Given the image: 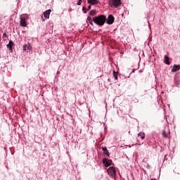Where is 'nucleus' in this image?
<instances>
[{
	"mask_svg": "<svg viewBox=\"0 0 180 180\" xmlns=\"http://www.w3.org/2000/svg\"><path fill=\"white\" fill-rule=\"evenodd\" d=\"M93 22H94V23L98 26H103L106 22V16L101 15L99 16L94 17L93 18Z\"/></svg>",
	"mask_w": 180,
	"mask_h": 180,
	"instance_id": "f257e3e1",
	"label": "nucleus"
},
{
	"mask_svg": "<svg viewBox=\"0 0 180 180\" xmlns=\"http://www.w3.org/2000/svg\"><path fill=\"white\" fill-rule=\"evenodd\" d=\"M111 1V6H114V8H119L120 5H122V0H110Z\"/></svg>",
	"mask_w": 180,
	"mask_h": 180,
	"instance_id": "f03ea898",
	"label": "nucleus"
},
{
	"mask_svg": "<svg viewBox=\"0 0 180 180\" xmlns=\"http://www.w3.org/2000/svg\"><path fill=\"white\" fill-rule=\"evenodd\" d=\"M107 172L109 175H111V176H116V169L113 167H110Z\"/></svg>",
	"mask_w": 180,
	"mask_h": 180,
	"instance_id": "7ed1b4c3",
	"label": "nucleus"
},
{
	"mask_svg": "<svg viewBox=\"0 0 180 180\" xmlns=\"http://www.w3.org/2000/svg\"><path fill=\"white\" fill-rule=\"evenodd\" d=\"M103 164H104L105 167H110L112 165V160H108L107 158H103Z\"/></svg>",
	"mask_w": 180,
	"mask_h": 180,
	"instance_id": "20e7f679",
	"label": "nucleus"
},
{
	"mask_svg": "<svg viewBox=\"0 0 180 180\" xmlns=\"http://www.w3.org/2000/svg\"><path fill=\"white\" fill-rule=\"evenodd\" d=\"M114 22H115V17H113L112 15H109L107 19L108 25H113Z\"/></svg>",
	"mask_w": 180,
	"mask_h": 180,
	"instance_id": "39448f33",
	"label": "nucleus"
},
{
	"mask_svg": "<svg viewBox=\"0 0 180 180\" xmlns=\"http://www.w3.org/2000/svg\"><path fill=\"white\" fill-rule=\"evenodd\" d=\"M24 51L29 52L30 50H32V46L30 44H25L22 47Z\"/></svg>",
	"mask_w": 180,
	"mask_h": 180,
	"instance_id": "423d86ee",
	"label": "nucleus"
},
{
	"mask_svg": "<svg viewBox=\"0 0 180 180\" xmlns=\"http://www.w3.org/2000/svg\"><path fill=\"white\" fill-rule=\"evenodd\" d=\"M13 41L10 40L8 44H7V49H9V51L12 53L13 51Z\"/></svg>",
	"mask_w": 180,
	"mask_h": 180,
	"instance_id": "0eeeda50",
	"label": "nucleus"
},
{
	"mask_svg": "<svg viewBox=\"0 0 180 180\" xmlns=\"http://www.w3.org/2000/svg\"><path fill=\"white\" fill-rule=\"evenodd\" d=\"M20 26H22V27H26V26H27V24L26 23V18H20Z\"/></svg>",
	"mask_w": 180,
	"mask_h": 180,
	"instance_id": "6e6552de",
	"label": "nucleus"
},
{
	"mask_svg": "<svg viewBox=\"0 0 180 180\" xmlns=\"http://www.w3.org/2000/svg\"><path fill=\"white\" fill-rule=\"evenodd\" d=\"M180 70V65H174L172 72H176V71H179Z\"/></svg>",
	"mask_w": 180,
	"mask_h": 180,
	"instance_id": "1a4fd4ad",
	"label": "nucleus"
},
{
	"mask_svg": "<svg viewBox=\"0 0 180 180\" xmlns=\"http://www.w3.org/2000/svg\"><path fill=\"white\" fill-rule=\"evenodd\" d=\"M51 12V10L49 9V10H47L45 12H44V17L46 18V19H49V18H50V13Z\"/></svg>",
	"mask_w": 180,
	"mask_h": 180,
	"instance_id": "9d476101",
	"label": "nucleus"
},
{
	"mask_svg": "<svg viewBox=\"0 0 180 180\" xmlns=\"http://www.w3.org/2000/svg\"><path fill=\"white\" fill-rule=\"evenodd\" d=\"M88 4H90L91 5H98L99 4L98 0H88Z\"/></svg>",
	"mask_w": 180,
	"mask_h": 180,
	"instance_id": "9b49d317",
	"label": "nucleus"
},
{
	"mask_svg": "<svg viewBox=\"0 0 180 180\" xmlns=\"http://www.w3.org/2000/svg\"><path fill=\"white\" fill-rule=\"evenodd\" d=\"M103 151H104V154L107 155V157H109L110 154L109 153V150H108V148L106 147L103 148Z\"/></svg>",
	"mask_w": 180,
	"mask_h": 180,
	"instance_id": "f8f14e48",
	"label": "nucleus"
},
{
	"mask_svg": "<svg viewBox=\"0 0 180 180\" xmlns=\"http://www.w3.org/2000/svg\"><path fill=\"white\" fill-rule=\"evenodd\" d=\"M165 63L167 65H169V57L168 56H165Z\"/></svg>",
	"mask_w": 180,
	"mask_h": 180,
	"instance_id": "ddd939ff",
	"label": "nucleus"
},
{
	"mask_svg": "<svg viewBox=\"0 0 180 180\" xmlns=\"http://www.w3.org/2000/svg\"><path fill=\"white\" fill-rule=\"evenodd\" d=\"M139 137H141V139L142 140H144V139H146V134H144L143 132H140L139 134H138Z\"/></svg>",
	"mask_w": 180,
	"mask_h": 180,
	"instance_id": "4468645a",
	"label": "nucleus"
},
{
	"mask_svg": "<svg viewBox=\"0 0 180 180\" xmlns=\"http://www.w3.org/2000/svg\"><path fill=\"white\" fill-rule=\"evenodd\" d=\"M96 14V11H95V10H91L89 12V15H91V16H95Z\"/></svg>",
	"mask_w": 180,
	"mask_h": 180,
	"instance_id": "2eb2a0df",
	"label": "nucleus"
},
{
	"mask_svg": "<svg viewBox=\"0 0 180 180\" xmlns=\"http://www.w3.org/2000/svg\"><path fill=\"white\" fill-rule=\"evenodd\" d=\"M113 75L115 79H117V72H116L115 70L113 71Z\"/></svg>",
	"mask_w": 180,
	"mask_h": 180,
	"instance_id": "dca6fc26",
	"label": "nucleus"
},
{
	"mask_svg": "<svg viewBox=\"0 0 180 180\" xmlns=\"http://www.w3.org/2000/svg\"><path fill=\"white\" fill-rule=\"evenodd\" d=\"M162 136L163 137H165V138L168 137V134H167V132H165V131H162Z\"/></svg>",
	"mask_w": 180,
	"mask_h": 180,
	"instance_id": "f3484780",
	"label": "nucleus"
},
{
	"mask_svg": "<svg viewBox=\"0 0 180 180\" xmlns=\"http://www.w3.org/2000/svg\"><path fill=\"white\" fill-rule=\"evenodd\" d=\"M7 37H8V35L6 34V33H4L3 39H6Z\"/></svg>",
	"mask_w": 180,
	"mask_h": 180,
	"instance_id": "a211bd4d",
	"label": "nucleus"
},
{
	"mask_svg": "<svg viewBox=\"0 0 180 180\" xmlns=\"http://www.w3.org/2000/svg\"><path fill=\"white\" fill-rule=\"evenodd\" d=\"M87 20L88 22H91L92 20V18H91V16L87 17Z\"/></svg>",
	"mask_w": 180,
	"mask_h": 180,
	"instance_id": "6ab92c4d",
	"label": "nucleus"
},
{
	"mask_svg": "<svg viewBox=\"0 0 180 180\" xmlns=\"http://www.w3.org/2000/svg\"><path fill=\"white\" fill-rule=\"evenodd\" d=\"M82 10L84 11V13H86V7L84 6Z\"/></svg>",
	"mask_w": 180,
	"mask_h": 180,
	"instance_id": "aec40b11",
	"label": "nucleus"
},
{
	"mask_svg": "<svg viewBox=\"0 0 180 180\" xmlns=\"http://www.w3.org/2000/svg\"><path fill=\"white\" fill-rule=\"evenodd\" d=\"M81 4H82V0L79 1L77 3V5L79 6V5H81Z\"/></svg>",
	"mask_w": 180,
	"mask_h": 180,
	"instance_id": "412c9836",
	"label": "nucleus"
},
{
	"mask_svg": "<svg viewBox=\"0 0 180 180\" xmlns=\"http://www.w3.org/2000/svg\"><path fill=\"white\" fill-rule=\"evenodd\" d=\"M41 19L42 22H44V20H46L43 16L41 17Z\"/></svg>",
	"mask_w": 180,
	"mask_h": 180,
	"instance_id": "4be33fe9",
	"label": "nucleus"
},
{
	"mask_svg": "<svg viewBox=\"0 0 180 180\" xmlns=\"http://www.w3.org/2000/svg\"><path fill=\"white\" fill-rule=\"evenodd\" d=\"M89 9H91V5H89L87 7V11H89Z\"/></svg>",
	"mask_w": 180,
	"mask_h": 180,
	"instance_id": "5701e85b",
	"label": "nucleus"
},
{
	"mask_svg": "<svg viewBox=\"0 0 180 180\" xmlns=\"http://www.w3.org/2000/svg\"><path fill=\"white\" fill-rule=\"evenodd\" d=\"M89 23H90V25H93L92 20L91 21H89Z\"/></svg>",
	"mask_w": 180,
	"mask_h": 180,
	"instance_id": "b1692460",
	"label": "nucleus"
},
{
	"mask_svg": "<svg viewBox=\"0 0 180 180\" xmlns=\"http://www.w3.org/2000/svg\"><path fill=\"white\" fill-rule=\"evenodd\" d=\"M150 180H156V179H150Z\"/></svg>",
	"mask_w": 180,
	"mask_h": 180,
	"instance_id": "393cba45",
	"label": "nucleus"
}]
</instances>
